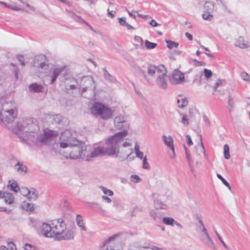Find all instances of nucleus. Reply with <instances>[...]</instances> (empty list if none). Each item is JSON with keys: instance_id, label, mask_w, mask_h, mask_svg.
<instances>
[{"instance_id": "obj_1", "label": "nucleus", "mask_w": 250, "mask_h": 250, "mask_svg": "<svg viewBox=\"0 0 250 250\" xmlns=\"http://www.w3.org/2000/svg\"><path fill=\"white\" fill-rule=\"evenodd\" d=\"M115 127L118 129H123L114 135L109 136L105 142L106 146H98L95 148L91 153L90 157H95L100 155L107 154L112 156L119 153L120 144L124 137L127 135V129L129 128V124L126 118L122 116H118L114 119Z\"/></svg>"}, {"instance_id": "obj_2", "label": "nucleus", "mask_w": 250, "mask_h": 250, "mask_svg": "<svg viewBox=\"0 0 250 250\" xmlns=\"http://www.w3.org/2000/svg\"><path fill=\"white\" fill-rule=\"evenodd\" d=\"M60 140L61 147L67 148L66 151L63 152L64 156L66 158L83 159L87 155L85 144L72 137L69 130L63 132L61 135Z\"/></svg>"}, {"instance_id": "obj_3", "label": "nucleus", "mask_w": 250, "mask_h": 250, "mask_svg": "<svg viewBox=\"0 0 250 250\" xmlns=\"http://www.w3.org/2000/svg\"><path fill=\"white\" fill-rule=\"evenodd\" d=\"M0 120L4 124L12 123L17 117L15 103L7 99H0Z\"/></svg>"}, {"instance_id": "obj_4", "label": "nucleus", "mask_w": 250, "mask_h": 250, "mask_svg": "<svg viewBox=\"0 0 250 250\" xmlns=\"http://www.w3.org/2000/svg\"><path fill=\"white\" fill-rule=\"evenodd\" d=\"M52 225V227H51L48 224L42 223L40 229V233L45 237L55 236L57 239V237L66 229V224L64 221L60 218L54 221Z\"/></svg>"}, {"instance_id": "obj_5", "label": "nucleus", "mask_w": 250, "mask_h": 250, "mask_svg": "<svg viewBox=\"0 0 250 250\" xmlns=\"http://www.w3.org/2000/svg\"><path fill=\"white\" fill-rule=\"evenodd\" d=\"M15 133L20 136L21 138L22 135H25L26 139H29L30 134L36 133L39 130L37 125L33 122L32 119H26L17 123V125L13 129Z\"/></svg>"}, {"instance_id": "obj_6", "label": "nucleus", "mask_w": 250, "mask_h": 250, "mask_svg": "<svg viewBox=\"0 0 250 250\" xmlns=\"http://www.w3.org/2000/svg\"><path fill=\"white\" fill-rule=\"evenodd\" d=\"M91 113L95 115H99L104 120H108L112 117L113 111L102 103L95 102L91 108Z\"/></svg>"}, {"instance_id": "obj_7", "label": "nucleus", "mask_w": 250, "mask_h": 250, "mask_svg": "<svg viewBox=\"0 0 250 250\" xmlns=\"http://www.w3.org/2000/svg\"><path fill=\"white\" fill-rule=\"evenodd\" d=\"M57 135L56 132L48 129H45L43 133L38 136L36 143L38 146H40L50 145Z\"/></svg>"}, {"instance_id": "obj_8", "label": "nucleus", "mask_w": 250, "mask_h": 250, "mask_svg": "<svg viewBox=\"0 0 250 250\" xmlns=\"http://www.w3.org/2000/svg\"><path fill=\"white\" fill-rule=\"evenodd\" d=\"M80 85L82 87V93L85 92L87 88H91V90H94L96 88L93 79L91 76H90L82 77Z\"/></svg>"}, {"instance_id": "obj_9", "label": "nucleus", "mask_w": 250, "mask_h": 250, "mask_svg": "<svg viewBox=\"0 0 250 250\" xmlns=\"http://www.w3.org/2000/svg\"><path fill=\"white\" fill-rule=\"evenodd\" d=\"M185 82L184 73L178 69H175L172 73L170 83L172 85H177L183 83Z\"/></svg>"}, {"instance_id": "obj_10", "label": "nucleus", "mask_w": 250, "mask_h": 250, "mask_svg": "<svg viewBox=\"0 0 250 250\" xmlns=\"http://www.w3.org/2000/svg\"><path fill=\"white\" fill-rule=\"evenodd\" d=\"M45 56L44 55H40L38 56L35 57L34 60V66H38L39 67L46 69L48 68V65L45 62H41L42 61H44L45 59Z\"/></svg>"}, {"instance_id": "obj_11", "label": "nucleus", "mask_w": 250, "mask_h": 250, "mask_svg": "<svg viewBox=\"0 0 250 250\" xmlns=\"http://www.w3.org/2000/svg\"><path fill=\"white\" fill-rule=\"evenodd\" d=\"M47 122L52 124H60L62 121V117L60 114L47 115L46 116Z\"/></svg>"}, {"instance_id": "obj_12", "label": "nucleus", "mask_w": 250, "mask_h": 250, "mask_svg": "<svg viewBox=\"0 0 250 250\" xmlns=\"http://www.w3.org/2000/svg\"><path fill=\"white\" fill-rule=\"evenodd\" d=\"M159 209H151L149 211V215L152 219L157 223H160L161 221L164 213L162 211L158 210Z\"/></svg>"}, {"instance_id": "obj_13", "label": "nucleus", "mask_w": 250, "mask_h": 250, "mask_svg": "<svg viewBox=\"0 0 250 250\" xmlns=\"http://www.w3.org/2000/svg\"><path fill=\"white\" fill-rule=\"evenodd\" d=\"M74 237V232L73 230L68 229L65 232L63 231L62 233L57 237L58 240H70L73 239Z\"/></svg>"}, {"instance_id": "obj_14", "label": "nucleus", "mask_w": 250, "mask_h": 250, "mask_svg": "<svg viewBox=\"0 0 250 250\" xmlns=\"http://www.w3.org/2000/svg\"><path fill=\"white\" fill-rule=\"evenodd\" d=\"M65 67H60L55 68L53 70L52 75L49 76L50 78V83L53 84L56 81L58 76L62 72L64 69Z\"/></svg>"}, {"instance_id": "obj_15", "label": "nucleus", "mask_w": 250, "mask_h": 250, "mask_svg": "<svg viewBox=\"0 0 250 250\" xmlns=\"http://www.w3.org/2000/svg\"><path fill=\"white\" fill-rule=\"evenodd\" d=\"M156 195H157V194L156 193L152 194V196L154 197L153 203L155 209H166L167 208V206L161 201L157 197H155Z\"/></svg>"}, {"instance_id": "obj_16", "label": "nucleus", "mask_w": 250, "mask_h": 250, "mask_svg": "<svg viewBox=\"0 0 250 250\" xmlns=\"http://www.w3.org/2000/svg\"><path fill=\"white\" fill-rule=\"evenodd\" d=\"M166 77L158 76L156 81L159 87L163 89H166L167 88V83L166 79Z\"/></svg>"}, {"instance_id": "obj_17", "label": "nucleus", "mask_w": 250, "mask_h": 250, "mask_svg": "<svg viewBox=\"0 0 250 250\" xmlns=\"http://www.w3.org/2000/svg\"><path fill=\"white\" fill-rule=\"evenodd\" d=\"M3 199L5 203L11 205L14 202V197L12 193L6 192L3 195Z\"/></svg>"}, {"instance_id": "obj_18", "label": "nucleus", "mask_w": 250, "mask_h": 250, "mask_svg": "<svg viewBox=\"0 0 250 250\" xmlns=\"http://www.w3.org/2000/svg\"><path fill=\"white\" fill-rule=\"evenodd\" d=\"M43 87L37 83H33L29 86V90L32 92H42Z\"/></svg>"}, {"instance_id": "obj_19", "label": "nucleus", "mask_w": 250, "mask_h": 250, "mask_svg": "<svg viewBox=\"0 0 250 250\" xmlns=\"http://www.w3.org/2000/svg\"><path fill=\"white\" fill-rule=\"evenodd\" d=\"M7 187L10 190H12L15 192H17L20 190L18 183L15 180L9 181L7 185Z\"/></svg>"}, {"instance_id": "obj_20", "label": "nucleus", "mask_w": 250, "mask_h": 250, "mask_svg": "<svg viewBox=\"0 0 250 250\" xmlns=\"http://www.w3.org/2000/svg\"><path fill=\"white\" fill-rule=\"evenodd\" d=\"M156 72L158 76H167V70L164 65L156 66Z\"/></svg>"}, {"instance_id": "obj_21", "label": "nucleus", "mask_w": 250, "mask_h": 250, "mask_svg": "<svg viewBox=\"0 0 250 250\" xmlns=\"http://www.w3.org/2000/svg\"><path fill=\"white\" fill-rule=\"evenodd\" d=\"M15 168L16 169L17 171L25 173L27 170V167L26 166L23 165L22 163H21L20 162H18L15 165Z\"/></svg>"}, {"instance_id": "obj_22", "label": "nucleus", "mask_w": 250, "mask_h": 250, "mask_svg": "<svg viewBox=\"0 0 250 250\" xmlns=\"http://www.w3.org/2000/svg\"><path fill=\"white\" fill-rule=\"evenodd\" d=\"M179 97L177 100L178 106L179 108H183L186 106L188 104V101L187 98H182L181 96H179Z\"/></svg>"}, {"instance_id": "obj_23", "label": "nucleus", "mask_w": 250, "mask_h": 250, "mask_svg": "<svg viewBox=\"0 0 250 250\" xmlns=\"http://www.w3.org/2000/svg\"><path fill=\"white\" fill-rule=\"evenodd\" d=\"M235 45L241 48H247L249 45L245 42L243 37H240L235 42Z\"/></svg>"}, {"instance_id": "obj_24", "label": "nucleus", "mask_w": 250, "mask_h": 250, "mask_svg": "<svg viewBox=\"0 0 250 250\" xmlns=\"http://www.w3.org/2000/svg\"><path fill=\"white\" fill-rule=\"evenodd\" d=\"M104 76L105 79L112 83H114L116 81V78L109 74L105 68L103 69Z\"/></svg>"}, {"instance_id": "obj_25", "label": "nucleus", "mask_w": 250, "mask_h": 250, "mask_svg": "<svg viewBox=\"0 0 250 250\" xmlns=\"http://www.w3.org/2000/svg\"><path fill=\"white\" fill-rule=\"evenodd\" d=\"M118 21L120 24L122 26H126L129 30H133L134 28L129 24L126 22L125 18V17L120 18L118 19Z\"/></svg>"}, {"instance_id": "obj_26", "label": "nucleus", "mask_w": 250, "mask_h": 250, "mask_svg": "<svg viewBox=\"0 0 250 250\" xmlns=\"http://www.w3.org/2000/svg\"><path fill=\"white\" fill-rule=\"evenodd\" d=\"M134 150H135V152L136 153L137 157H138V158H139L140 159H142L143 158L144 159V157H143L144 153L143 152H142L140 150V146L137 142L135 143Z\"/></svg>"}, {"instance_id": "obj_27", "label": "nucleus", "mask_w": 250, "mask_h": 250, "mask_svg": "<svg viewBox=\"0 0 250 250\" xmlns=\"http://www.w3.org/2000/svg\"><path fill=\"white\" fill-rule=\"evenodd\" d=\"M204 8L206 12L211 13L214 9V4L210 1L205 2Z\"/></svg>"}, {"instance_id": "obj_28", "label": "nucleus", "mask_w": 250, "mask_h": 250, "mask_svg": "<svg viewBox=\"0 0 250 250\" xmlns=\"http://www.w3.org/2000/svg\"><path fill=\"white\" fill-rule=\"evenodd\" d=\"M162 138L164 143L167 147L171 146V145L173 144L172 138L170 136L167 137L166 136L164 135Z\"/></svg>"}, {"instance_id": "obj_29", "label": "nucleus", "mask_w": 250, "mask_h": 250, "mask_svg": "<svg viewBox=\"0 0 250 250\" xmlns=\"http://www.w3.org/2000/svg\"><path fill=\"white\" fill-rule=\"evenodd\" d=\"M76 222L78 226L81 228V229L84 231H86V229L83 225V221L82 217L80 215H77L76 217Z\"/></svg>"}, {"instance_id": "obj_30", "label": "nucleus", "mask_w": 250, "mask_h": 250, "mask_svg": "<svg viewBox=\"0 0 250 250\" xmlns=\"http://www.w3.org/2000/svg\"><path fill=\"white\" fill-rule=\"evenodd\" d=\"M165 42L167 44V47L169 49H172L173 48H177L179 46V43L178 42L171 40H166Z\"/></svg>"}, {"instance_id": "obj_31", "label": "nucleus", "mask_w": 250, "mask_h": 250, "mask_svg": "<svg viewBox=\"0 0 250 250\" xmlns=\"http://www.w3.org/2000/svg\"><path fill=\"white\" fill-rule=\"evenodd\" d=\"M163 223L167 225L173 226L175 220L170 217H164L162 219Z\"/></svg>"}, {"instance_id": "obj_32", "label": "nucleus", "mask_w": 250, "mask_h": 250, "mask_svg": "<svg viewBox=\"0 0 250 250\" xmlns=\"http://www.w3.org/2000/svg\"><path fill=\"white\" fill-rule=\"evenodd\" d=\"M31 193L28 194L27 198L29 200L35 201L38 198V194L36 193V190L34 188H32Z\"/></svg>"}, {"instance_id": "obj_33", "label": "nucleus", "mask_w": 250, "mask_h": 250, "mask_svg": "<svg viewBox=\"0 0 250 250\" xmlns=\"http://www.w3.org/2000/svg\"><path fill=\"white\" fill-rule=\"evenodd\" d=\"M145 46L147 49H152L155 48L157 44L154 42H150L148 40H146L145 42Z\"/></svg>"}, {"instance_id": "obj_34", "label": "nucleus", "mask_w": 250, "mask_h": 250, "mask_svg": "<svg viewBox=\"0 0 250 250\" xmlns=\"http://www.w3.org/2000/svg\"><path fill=\"white\" fill-rule=\"evenodd\" d=\"M228 108L229 112L233 110L234 102L232 97L230 95L229 96Z\"/></svg>"}, {"instance_id": "obj_35", "label": "nucleus", "mask_w": 250, "mask_h": 250, "mask_svg": "<svg viewBox=\"0 0 250 250\" xmlns=\"http://www.w3.org/2000/svg\"><path fill=\"white\" fill-rule=\"evenodd\" d=\"M156 66L149 65L147 68V73L150 76H154L156 72Z\"/></svg>"}, {"instance_id": "obj_36", "label": "nucleus", "mask_w": 250, "mask_h": 250, "mask_svg": "<svg viewBox=\"0 0 250 250\" xmlns=\"http://www.w3.org/2000/svg\"><path fill=\"white\" fill-rule=\"evenodd\" d=\"M134 40L137 42L138 43V44H136L135 45L136 48L143 47V44H144V41L141 37H140L139 36H135L134 37Z\"/></svg>"}, {"instance_id": "obj_37", "label": "nucleus", "mask_w": 250, "mask_h": 250, "mask_svg": "<svg viewBox=\"0 0 250 250\" xmlns=\"http://www.w3.org/2000/svg\"><path fill=\"white\" fill-rule=\"evenodd\" d=\"M23 208L27 211H33L34 210V205L32 203H29L24 201L23 202Z\"/></svg>"}, {"instance_id": "obj_38", "label": "nucleus", "mask_w": 250, "mask_h": 250, "mask_svg": "<svg viewBox=\"0 0 250 250\" xmlns=\"http://www.w3.org/2000/svg\"><path fill=\"white\" fill-rule=\"evenodd\" d=\"M224 154L225 159H229L230 158L229 148L227 144L225 145L224 146Z\"/></svg>"}, {"instance_id": "obj_39", "label": "nucleus", "mask_w": 250, "mask_h": 250, "mask_svg": "<svg viewBox=\"0 0 250 250\" xmlns=\"http://www.w3.org/2000/svg\"><path fill=\"white\" fill-rule=\"evenodd\" d=\"M217 177L219 179L222 183L228 188L229 190H231V187L229 183L220 174H217Z\"/></svg>"}, {"instance_id": "obj_40", "label": "nucleus", "mask_w": 250, "mask_h": 250, "mask_svg": "<svg viewBox=\"0 0 250 250\" xmlns=\"http://www.w3.org/2000/svg\"><path fill=\"white\" fill-rule=\"evenodd\" d=\"M208 241L206 242V244L210 248L215 250H216V247L213 242L212 240L211 239L210 236L207 237Z\"/></svg>"}, {"instance_id": "obj_41", "label": "nucleus", "mask_w": 250, "mask_h": 250, "mask_svg": "<svg viewBox=\"0 0 250 250\" xmlns=\"http://www.w3.org/2000/svg\"><path fill=\"white\" fill-rule=\"evenodd\" d=\"M21 195L23 196L28 197V194L31 193V191L29 190L27 188H22L21 189L19 190Z\"/></svg>"}, {"instance_id": "obj_42", "label": "nucleus", "mask_w": 250, "mask_h": 250, "mask_svg": "<svg viewBox=\"0 0 250 250\" xmlns=\"http://www.w3.org/2000/svg\"><path fill=\"white\" fill-rule=\"evenodd\" d=\"M100 188L102 190L104 193L105 195H108L109 196H112L113 195V192L112 190L108 189L107 188L101 186Z\"/></svg>"}, {"instance_id": "obj_43", "label": "nucleus", "mask_w": 250, "mask_h": 250, "mask_svg": "<svg viewBox=\"0 0 250 250\" xmlns=\"http://www.w3.org/2000/svg\"><path fill=\"white\" fill-rule=\"evenodd\" d=\"M211 13L207 12V13L203 14L202 17L204 20L210 21L213 18V16Z\"/></svg>"}, {"instance_id": "obj_44", "label": "nucleus", "mask_w": 250, "mask_h": 250, "mask_svg": "<svg viewBox=\"0 0 250 250\" xmlns=\"http://www.w3.org/2000/svg\"><path fill=\"white\" fill-rule=\"evenodd\" d=\"M128 62L130 64V65L136 70L138 71L140 70V67L138 66L136 63L135 62L134 60L133 59H130L128 60Z\"/></svg>"}, {"instance_id": "obj_45", "label": "nucleus", "mask_w": 250, "mask_h": 250, "mask_svg": "<svg viewBox=\"0 0 250 250\" xmlns=\"http://www.w3.org/2000/svg\"><path fill=\"white\" fill-rule=\"evenodd\" d=\"M143 168L145 169L149 170L150 168V165L147 162L146 157L145 156L143 161Z\"/></svg>"}, {"instance_id": "obj_46", "label": "nucleus", "mask_w": 250, "mask_h": 250, "mask_svg": "<svg viewBox=\"0 0 250 250\" xmlns=\"http://www.w3.org/2000/svg\"><path fill=\"white\" fill-rule=\"evenodd\" d=\"M204 74L205 75V77L206 79H208L211 77L212 76V72L210 70H208V69H204Z\"/></svg>"}, {"instance_id": "obj_47", "label": "nucleus", "mask_w": 250, "mask_h": 250, "mask_svg": "<svg viewBox=\"0 0 250 250\" xmlns=\"http://www.w3.org/2000/svg\"><path fill=\"white\" fill-rule=\"evenodd\" d=\"M214 232H215L216 236H217L218 239L221 242V243L222 244L223 246L225 247V248L227 250H229V248L228 246L224 242V241H223V240L222 239V238H221V237L220 236V235H219V234L218 233V232L217 231V230L216 229H214Z\"/></svg>"}, {"instance_id": "obj_48", "label": "nucleus", "mask_w": 250, "mask_h": 250, "mask_svg": "<svg viewBox=\"0 0 250 250\" xmlns=\"http://www.w3.org/2000/svg\"><path fill=\"white\" fill-rule=\"evenodd\" d=\"M181 115H182V118L181 121L182 124L185 125H188L189 124V122L188 119L187 118L188 116L186 115H184L182 113H181Z\"/></svg>"}, {"instance_id": "obj_49", "label": "nucleus", "mask_w": 250, "mask_h": 250, "mask_svg": "<svg viewBox=\"0 0 250 250\" xmlns=\"http://www.w3.org/2000/svg\"><path fill=\"white\" fill-rule=\"evenodd\" d=\"M142 208H140L138 207H135L133 208L132 211L131 212V215L132 216H135L136 215V214L137 213V212H142Z\"/></svg>"}, {"instance_id": "obj_50", "label": "nucleus", "mask_w": 250, "mask_h": 250, "mask_svg": "<svg viewBox=\"0 0 250 250\" xmlns=\"http://www.w3.org/2000/svg\"><path fill=\"white\" fill-rule=\"evenodd\" d=\"M66 11L68 13L71 14V16L72 18H74V17H76L77 18H78V19H79L80 20V21H81L82 22H83V23H85V21L83 19H82L81 18V17L76 15L74 13L71 12L70 11L67 10V9H66Z\"/></svg>"}, {"instance_id": "obj_51", "label": "nucleus", "mask_w": 250, "mask_h": 250, "mask_svg": "<svg viewBox=\"0 0 250 250\" xmlns=\"http://www.w3.org/2000/svg\"><path fill=\"white\" fill-rule=\"evenodd\" d=\"M16 58L20 62L21 64V65H22V66L25 65V63H24V60L23 59V56L18 55L16 56Z\"/></svg>"}, {"instance_id": "obj_52", "label": "nucleus", "mask_w": 250, "mask_h": 250, "mask_svg": "<svg viewBox=\"0 0 250 250\" xmlns=\"http://www.w3.org/2000/svg\"><path fill=\"white\" fill-rule=\"evenodd\" d=\"M184 149L185 150L187 159L188 161V162H190V161H192V160L191 159L190 155L189 153V152H188V149L185 145H184Z\"/></svg>"}, {"instance_id": "obj_53", "label": "nucleus", "mask_w": 250, "mask_h": 250, "mask_svg": "<svg viewBox=\"0 0 250 250\" xmlns=\"http://www.w3.org/2000/svg\"><path fill=\"white\" fill-rule=\"evenodd\" d=\"M193 62H194V64L195 66H201V65H205V64L204 62L198 61L196 59H192L191 60Z\"/></svg>"}, {"instance_id": "obj_54", "label": "nucleus", "mask_w": 250, "mask_h": 250, "mask_svg": "<svg viewBox=\"0 0 250 250\" xmlns=\"http://www.w3.org/2000/svg\"><path fill=\"white\" fill-rule=\"evenodd\" d=\"M222 82L221 79H218L217 82L215 83L213 86V89L214 91H216L217 88L222 84Z\"/></svg>"}, {"instance_id": "obj_55", "label": "nucleus", "mask_w": 250, "mask_h": 250, "mask_svg": "<svg viewBox=\"0 0 250 250\" xmlns=\"http://www.w3.org/2000/svg\"><path fill=\"white\" fill-rule=\"evenodd\" d=\"M154 249H151L150 247H148V246H143V247H141V249H140V250H160V249L158 247H154Z\"/></svg>"}, {"instance_id": "obj_56", "label": "nucleus", "mask_w": 250, "mask_h": 250, "mask_svg": "<svg viewBox=\"0 0 250 250\" xmlns=\"http://www.w3.org/2000/svg\"><path fill=\"white\" fill-rule=\"evenodd\" d=\"M8 248L9 250H16L17 249L16 248V246L15 244L13 242H10L8 243Z\"/></svg>"}, {"instance_id": "obj_57", "label": "nucleus", "mask_w": 250, "mask_h": 250, "mask_svg": "<svg viewBox=\"0 0 250 250\" xmlns=\"http://www.w3.org/2000/svg\"><path fill=\"white\" fill-rule=\"evenodd\" d=\"M24 250H34V247L29 244L26 243L24 245Z\"/></svg>"}, {"instance_id": "obj_58", "label": "nucleus", "mask_w": 250, "mask_h": 250, "mask_svg": "<svg viewBox=\"0 0 250 250\" xmlns=\"http://www.w3.org/2000/svg\"><path fill=\"white\" fill-rule=\"evenodd\" d=\"M131 178L135 180L134 182L136 183H139L141 181V179L137 175H132Z\"/></svg>"}, {"instance_id": "obj_59", "label": "nucleus", "mask_w": 250, "mask_h": 250, "mask_svg": "<svg viewBox=\"0 0 250 250\" xmlns=\"http://www.w3.org/2000/svg\"><path fill=\"white\" fill-rule=\"evenodd\" d=\"M203 117L204 121L205 123H206V125H208V126H209L210 124L209 120L208 118V117L206 115H204Z\"/></svg>"}, {"instance_id": "obj_60", "label": "nucleus", "mask_w": 250, "mask_h": 250, "mask_svg": "<svg viewBox=\"0 0 250 250\" xmlns=\"http://www.w3.org/2000/svg\"><path fill=\"white\" fill-rule=\"evenodd\" d=\"M186 138L187 140V144L189 146H191L193 144L192 141L191 140V137L190 135H186Z\"/></svg>"}, {"instance_id": "obj_61", "label": "nucleus", "mask_w": 250, "mask_h": 250, "mask_svg": "<svg viewBox=\"0 0 250 250\" xmlns=\"http://www.w3.org/2000/svg\"><path fill=\"white\" fill-rule=\"evenodd\" d=\"M149 24L152 27H156L159 25L153 19L149 22Z\"/></svg>"}, {"instance_id": "obj_62", "label": "nucleus", "mask_w": 250, "mask_h": 250, "mask_svg": "<svg viewBox=\"0 0 250 250\" xmlns=\"http://www.w3.org/2000/svg\"><path fill=\"white\" fill-rule=\"evenodd\" d=\"M241 76L244 80L247 81L249 76L246 72H243L241 74Z\"/></svg>"}, {"instance_id": "obj_63", "label": "nucleus", "mask_w": 250, "mask_h": 250, "mask_svg": "<svg viewBox=\"0 0 250 250\" xmlns=\"http://www.w3.org/2000/svg\"><path fill=\"white\" fill-rule=\"evenodd\" d=\"M116 13L115 11H109V9H107V15L111 17V18H113L114 17V14Z\"/></svg>"}, {"instance_id": "obj_64", "label": "nucleus", "mask_w": 250, "mask_h": 250, "mask_svg": "<svg viewBox=\"0 0 250 250\" xmlns=\"http://www.w3.org/2000/svg\"><path fill=\"white\" fill-rule=\"evenodd\" d=\"M138 71L140 75L143 77L145 79L146 78V76L144 71L142 70L141 68H140V70H138Z\"/></svg>"}]
</instances>
